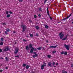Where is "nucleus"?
Listing matches in <instances>:
<instances>
[{
	"label": "nucleus",
	"mask_w": 73,
	"mask_h": 73,
	"mask_svg": "<svg viewBox=\"0 0 73 73\" xmlns=\"http://www.w3.org/2000/svg\"><path fill=\"white\" fill-rule=\"evenodd\" d=\"M21 27H22V32H24L25 31V30L27 29V26L26 25H22Z\"/></svg>",
	"instance_id": "f257e3e1"
},
{
	"label": "nucleus",
	"mask_w": 73,
	"mask_h": 73,
	"mask_svg": "<svg viewBox=\"0 0 73 73\" xmlns=\"http://www.w3.org/2000/svg\"><path fill=\"white\" fill-rule=\"evenodd\" d=\"M31 50L30 51V52L31 53H32L33 52V50L35 51L37 50V49L36 48H34L33 47H31Z\"/></svg>",
	"instance_id": "f03ea898"
},
{
	"label": "nucleus",
	"mask_w": 73,
	"mask_h": 73,
	"mask_svg": "<svg viewBox=\"0 0 73 73\" xmlns=\"http://www.w3.org/2000/svg\"><path fill=\"white\" fill-rule=\"evenodd\" d=\"M64 46L67 50H69V47H70V46H69V45H67L66 44H65Z\"/></svg>",
	"instance_id": "7ed1b4c3"
},
{
	"label": "nucleus",
	"mask_w": 73,
	"mask_h": 73,
	"mask_svg": "<svg viewBox=\"0 0 73 73\" xmlns=\"http://www.w3.org/2000/svg\"><path fill=\"white\" fill-rule=\"evenodd\" d=\"M9 50V48L8 46H7V47H5V49L3 50L5 52H6L7 51H8Z\"/></svg>",
	"instance_id": "20e7f679"
},
{
	"label": "nucleus",
	"mask_w": 73,
	"mask_h": 73,
	"mask_svg": "<svg viewBox=\"0 0 73 73\" xmlns=\"http://www.w3.org/2000/svg\"><path fill=\"white\" fill-rule=\"evenodd\" d=\"M62 33H60L59 34V36H60V39H62V38L64 36V35L63 34H62L61 35Z\"/></svg>",
	"instance_id": "39448f33"
},
{
	"label": "nucleus",
	"mask_w": 73,
	"mask_h": 73,
	"mask_svg": "<svg viewBox=\"0 0 73 73\" xmlns=\"http://www.w3.org/2000/svg\"><path fill=\"white\" fill-rule=\"evenodd\" d=\"M19 48L17 47H16L15 49V52H14V53L15 54H17V53H18V51H19Z\"/></svg>",
	"instance_id": "423d86ee"
},
{
	"label": "nucleus",
	"mask_w": 73,
	"mask_h": 73,
	"mask_svg": "<svg viewBox=\"0 0 73 73\" xmlns=\"http://www.w3.org/2000/svg\"><path fill=\"white\" fill-rule=\"evenodd\" d=\"M48 8L49 7H48L47 8V13L48 16H50V15H49V10H48Z\"/></svg>",
	"instance_id": "0eeeda50"
},
{
	"label": "nucleus",
	"mask_w": 73,
	"mask_h": 73,
	"mask_svg": "<svg viewBox=\"0 0 73 73\" xmlns=\"http://www.w3.org/2000/svg\"><path fill=\"white\" fill-rule=\"evenodd\" d=\"M48 65L50 67H52V63L51 62H49L48 63Z\"/></svg>",
	"instance_id": "6e6552de"
},
{
	"label": "nucleus",
	"mask_w": 73,
	"mask_h": 73,
	"mask_svg": "<svg viewBox=\"0 0 73 73\" xmlns=\"http://www.w3.org/2000/svg\"><path fill=\"white\" fill-rule=\"evenodd\" d=\"M25 49L26 50H29V46L27 45V46H26Z\"/></svg>",
	"instance_id": "1a4fd4ad"
},
{
	"label": "nucleus",
	"mask_w": 73,
	"mask_h": 73,
	"mask_svg": "<svg viewBox=\"0 0 73 73\" xmlns=\"http://www.w3.org/2000/svg\"><path fill=\"white\" fill-rule=\"evenodd\" d=\"M42 48V46L39 47L38 48H37V50H41V49Z\"/></svg>",
	"instance_id": "9d476101"
},
{
	"label": "nucleus",
	"mask_w": 73,
	"mask_h": 73,
	"mask_svg": "<svg viewBox=\"0 0 73 73\" xmlns=\"http://www.w3.org/2000/svg\"><path fill=\"white\" fill-rule=\"evenodd\" d=\"M37 56H38V54H35V55H33V58H35V57H37Z\"/></svg>",
	"instance_id": "9b49d317"
},
{
	"label": "nucleus",
	"mask_w": 73,
	"mask_h": 73,
	"mask_svg": "<svg viewBox=\"0 0 73 73\" xmlns=\"http://www.w3.org/2000/svg\"><path fill=\"white\" fill-rule=\"evenodd\" d=\"M67 37H68V35H66V37L62 39V40H65L67 39Z\"/></svg>",
	"instance_id": "f8f14e48"
},
{
	"label": "nucleus",
	"mask_w": 73,
	"mask_h": 73,
	"mask_svg": "<svg viewBox=\"0 0 73 73\" xmlns=\"http://www.w3.org/2000/svg\"><path fill=\"white\" fill-rule=\"evenodd\" d=\"M32 46H33V45H32V44H29V48H33Z\"/></svg>",
	"instance_id": "ddd939ff"
},
{
	"label": "nucleus",
	"mask_w": 73,
	"mask_h": 73,
	"mask_svg": "<svg viewBox=\"0 0 73 73\" xmlns=\"http://www.w3.org/2000/svg\"><path fill=\"white\" fill-rule=\"evenodd\" d=\"M44 65H42V66H41V69H42V70H43V69H44Z\"/></svg>",
	"instance_id": "4468645a"
},
{
	"label": "nucleus",
	"mask_w": 73,
	"mask_h": 73,
	"mask_svg": "<svg viewBox=\"0 0 73 73\" xmlns=\"http://www.w3.org/2000/svg\"><path fill=\"white\" fill-rule=\"evenodd\" d=\"M71 15H72V14H70L69 16L66 18V19H68V18H69V17H70Z\"/></svg>",
	"instance_id": "2eb2a0df"
},
{
	"label": "nucleus",
	"mask_w": 73,
	"mask_h": 73,
	"mask_svg": "<svg viewBox=\"0 0 73 73\" xmlns=\"http://www.w3.org/2000/svg\"><path fill=\"white\" fill-rule=\"evenodd\" d=\"M52 66H54V65H56V62H52Z\"/></svg>",
	"instance_id": "dca6fc26"
},
{
	"label": "nucleus",
	"mask_w": 73,
	"mask_h": 73,
	"mask_svg": "<svg viewBox=\"0 0 73 73\" xmlns=\"http://www.w3.org/2000/svg\"><path fill=\"white\" fill-rule=\"evenodd\" d=\"M43 65H44V66H46V63L45 62H44V64Z\"/></svg>",
	"instance_id": "f3484780"
},
{
	"label": "nucleus",
	"mask_w": 73,
	"mask_h": 73,
	"mask_svg": "<svg viewBox=\"0 0 73 73\" xmlns=\"http://www.w3.org/2000/svg\"><path fill=\"white\" fill-rule=\"evenodd\" d=\"M62 73H67V72H66V71L63 70H62Z\"/></svg>",
	"instance_id": "a211bd4d"
},
{
	"label": "nucleus",
	"mask_w": 73,
	"mask_h": 73,
	"mask_svg": "<svg viewBox=\"0 0 73 73\" xmlns=\"http://www.w3.org/2000/svg\"><path fill=\"white\" fill-rule=\"evenodd\" d=\"M35 28L36 29H39V27L38 26H36Z\"/></svg>",
	"instance_id": "6ab92c4d"
},
{
	"label": "nucleus",
	"mask_w": 73,
	"mask_h": 73,
	"mask_svg": "<svg viewBox=\"0 0 73 73\" xmlns=\"http://www.w3.org/2000/svg\"><path fill=\"white\" fill-rule=\"evenodd\" d=\"M45 27L46 29H48V28H49V27H48V25H46L45 26Z\"/></svg>",
	"instance_id": "aec40b11"
},
{
	"label": "nucleus",
	"mask_w": 73,
	"mask_h": 73,
	"mask_svg": "<svg viewBox=\"0 0 73 73\" xmlns=\"http://www.w3.org/2000/svg\"><path fill=\"white\" fill-rule=\"evenodd\" d=\"M0 45H3V42H1Z\"/></svg>",
	"instance_id": "412c9836"
},
{
	"label": "nucleus",
	"mask_w": 73,
	"mask_h": 73,
	"mask_svg": "<svg viewBox=\"0 0 73 73\" xmlns=\"http://www.w3.org/2000/svg\"><path fill=\"white\" fill-rule=\"evenodd\" d=\"M29 66H28V65H27V66H26V69H29Z\"/></svg>",
	"instance_id": "4be33fe9"
},
{
	"label": "nucleus",
	"mask_w": 73,
	"mask_h": 73,
	"mask_svg": "<svg viewBox=\"0 0 73 73\" xmlns=\"http://www.w3.org/2000/svg\"><path fill=\"white\" fill-rule=\"evenodd\" d=\"M6 31H7V32H9L10 31V29H7L6 30Z\"/></svg>",
	"instance_id": "5701e85b"
},
{
	"label": "nucleus",
	"mask_w": 73,
	"mask_h": 73,
	"mask_svg": "<svg viewBox=\"0 0 73 73\" xmlns=\"http://www.w3.org/2000/svg\"><path fill=\"white\" fill-rule=\"evenodd\" d=\"M64 53H65V52L64 51H62L60 53L61 54H63Z\"/></svg>",
	"instance_id": "b1692460"
},
{
	"label": "nucleus",
	"mask_w": 73,
	"mask_h": 73,
	"mask_svg": "<svg viewBox=\"0 0 73 73\" xmlns=\"http://www.w3.org/2000/svg\"><path fill=\"white\" fill-rule=\"evenodd\" d=\"M56 53V51L54 50L52 52V53H53V54H54V53Z\"/></svg>",
	"instance_id": "393cba45"
},
{
	"label": "nucleus",
	"mask_w": 73,
	"mask_h": 73,
	"mask_svg": "<svg viewBox=\"0 0 73 73\" xmlns=\"http://www.w3.org/2000/svg\"><path fill=\"white\" fill-rule=\"evenodd\" d=\"M27 66V64H23V67H25V66Z\"/></svg>",
	"instance_id": "a878e982"
},
{
	"label": "nucleus",
	"mask_w": 73,
	"mask_h": 73,
	"mask_svg": "<svg viewBox=\"0 0 73 73\" xmlns=\"http://www.w3.org/2000/svg\"><path fill=\"white\" fill-rule=\"evenodd\" d=\"M48 58H50V57H51V56L50 55H48Z\"/></svg>",
	"instance_id": "bb28decb"
},
{
	"label": "nucleus",
	"mask_w": 73,
	"mask_h": 73,
	"mask_svg": "<svg viewBox=\"0 0 73 73\" xmlns=\"http://www.w3.org/2000/svg\"><path fill=\"white\" fill-rule=\"evenodd\" d=\"M29 22H30L31 23H32V21L31 20V19H29Z\"/></svg>",
	"instance_id": "cd10ccee"
},
{
	"label": "nucleus",
	"mask_w": 73,
	"mask_h": 73,
	"mask_svg": "<svg viewBox=\"0 0 73 73\" xmlns=\"http://www.w3.org/2000/svg\"><path fill=\"white\" fill-rule=\"evenodd\" d=\"M30 37H33V34H30Z\"/></svg>",
	"instance_id": "c85d7f7f"
},
{
	"label": "nucleus",
	"mask_w": 73,
	"mask_h": 73,
	"mask_svg": "<svg viewBox=\"0 0 73 73\" xmlns=\"http://www.w3.org/2000/svg\"><path fill=\"white\" fill-rule=\"evenodd\" d=\"M7 17H10V15L9 14H8L7 15Z\"/></svg>",
	"instance_id": "c756f323"
},
{
	"label": "nucleus",
	"mask_w": 73,
	"mask_h": 73,
	"mask_svg": "<svg viewBox=\"0 0 73 73\" xmlns=\"http://www.w3.org/2000/svg\"><path fill=\"white\" fill-rule=\"evenodd\" d=\"M15 57H17L18 58H19V55H17L15 56Z\"/></svg>",
	"instance_id": "7c9ffc66"
},
{
	"label": "nucleus",
	"mask_w": 73,
	"mask_h": 73,
	"mask_svg": "<svg viewBox=\"0 0 73 73\" xmlns=\"http://www.w3.org/2000/svg\"><path fill=\"white\" fill-rule=\"evenodd\" d=\"M1 41H4V38H1Z\"/></svg>",
	"instance_id": "2f4dec72"
},
{
	"label": "nucleus",
	"mask_w": 73,
	"mask_h": 73,
	"mask_svg": "<svg viewBox=\"0 0 73 73\" xmlns=\"http://www.w3.org/2000/svg\"><path fill=\"white\" fill-rule=\"evenodd\" d=\"M64 53L65 55H67V52H65Z\"/></svg>",
	"instance_id": "473e14b6"
},
{
	"label": "nucleus",
	"mask_w": 73,
	"mask_h": 73,
	"mask_svg": "<svg viewBox=\"0 0 73 73\" xmlns=\"http://www.w3.org/2000/svg\"><path fill=\"white\" fill-rule=\"evenodd\" d=\"M9 11H7L6 12V13L7 14V15H8L9 13Z\"/></svg>",
	"instance_id": "72a5a7b5"
},
{
	"label": "nucleus",
	"mask_w": 73,
	"mask_h": 73,
	"mask_svg": "<svg viewBox=\"0 0 73 73\" xmlns=\"http://www.w3.org/2000/svg\"><path fill=\"white\" fill-rule=\"evenodd\" d=\"M5 59L6 60V61H8V58L7 57H6Z\"/></svg>",
	"instance_id": "f704fd0d"
},
{
	"label": "nucleus",
	"mask_w": 73,
	"mask_h": 73,
	"mask_svg": "<svg viewBox=\"0 0 73 73\" xmlns=\"http://www.w3.org/2000/svg\"><path fill=\"white\" fill-rule=\"evenodd\" d=\"M49 48H53V46H51L49 47Z\"/></svg>",
	"instance_id": "c9c22d12"
},
{
	"label": "nucleus",
	"mask_w": 73,
	"mask_h": 73,
	"mask_svg": "<svg viewBox=\"0 0 73 73\" xmlns=\"http://www.w3.org/2000/svg\"><path fill=\"white\" fill-rule=\"evenodd\" d=\"M5 33L6 35H8V33L7 32L5 31Z\"/></svg>",
	"instance_id": "e433bc0d"
},
{
	"label": "nucleus",
	"mask_w": 73,
	"mask_h": 73,
	"mask_svg": "<svg viewBox=\"0 0 73 73\" xmlns=\"http://www.w3.org/2000/svg\"><path fill=\"white\" fill-rule=\"evenodd\" d=\"M57 47V46H53V48H56Z\"/></svg>",
	"instance_id": "4c0bfd02"
},
{
	"label": "nucleus",
	"mask_w": 73,
	"mask_h": 73,
	"mask_svg": "<svg viewBox=\"0 0 73 73\" xmlns=\"http://www.w3.org/2000/svg\"><path fill=\"white\" fill-rule=\"evenodd\" d=\"M7 25V24H5V23H3L2 24V25Z\"/></svg>",
	"instance_id": "58836bf2"
},
{
	"label": "nucleus",
	"mask_w": 73,
	"mask_h": 73,
	"mask_svg": "<svg viewBox=\"0 0 73 73\" xmlns=\"http://www.w3.org/2000/svg\"><path fill=\"white\" fill-rule=\"evenodd\" d=\"M9 13L10 14H12L13 13L11 11H9Z\"/></svg>",
	"instance_id": "ea45409f"
},
{
	"label": "nucleus",
	"mask_w": 73,
	"mask_h": 73,
	"mask_svg": "<svg viewBox=\"0 0 73 73\" xmlns=\"http://www.w3.org/2000/svg\"><path fill=\"white\" fill-rule=\"evenodd\" d=\"M66 18H64L62 20L65 21L66 20Z\"/></svg>",
	"instance_id": "a19ab883"
},
{
	"label": "nucleus",
	"mask_w": 73,
	"mask_h": 73,
	"mask_svg": "<svg viewBox=\"0 0 73 73\" xmlns=\"http://www.w3.org/2000/svg\"><path fill=\"white\" fill-rule=\"evenodd\" d=\"M19 2H22L23 1V0H19Z\"/></svg>",
	"instance_id": "79ce46f5"
},
{
	"label": "nucleus",
	"mask_w": 73,
	"mask_h": 73,
	"mask_svg": "<svg viewBox=\"0 0 73 73\" xmlns=\"http://www.w3.org/2000/svg\"><path fill=\"white\" fill-rule=\"evenodd\" d=\"M34 18H36V17H37V16H36V15H35L34 16Z\"/></svg>",
	"instance_id": "37998d69"
},
{
	"label": "nucleus",
	"mask_w": 73,
	"mask_h": 73,
	"mask_svg": "<svg viewBox=\"0 0 73 73\" xmlns=\"http://www.w3.org/2000/svg\"><path fill=\"white\" fill-rule=\"evenodd\" d=\"M1 52H2V49L0 48V53H1Z\"/></svg>",
	"instance_id": "c03bdc74"
},
{
	"label": "nucleus",
	"mask_w": 73,
	"mask_h": 73,
	"mask_svg": "<svg viewBox=\"0 0 73 73\" xmlns=\"http://www.w3.org/2000/svg\"><path fill=\"white\" fill-rule=\"evenodd\" d=\"M48 0H44V4H45L46 3V1H47Z\"/></svg>",
	"instance_id": "a18cd8bd"
},
{
	"label": "nucleus",
	"mask_w": 73,
	"mask_h": 73,
	"mask_svg": "<svg viewBox=\"0 0 73 73\" xmlns=\"http://www.w3.org/2000/svg\"><path fill=\"white\" fill-rule=\"evenodd\" d=\"M36 36H38V34L37 33H36Z\"/></svg>",
	"instance_id": "49530a36"
},
{
	"label": "nucleus",
	"mask_w": 73,
	"mask_h": 73,
	"mask_svg": "<svg viewBox=\"0 0 73 73\" xmlns=\"http://www.w3.org/2000/svg\"><path fill=\"white\" fill-rule=\"evenodd\" d=\"M0 72H3V70H0Z\"/></svg>",
	"instance_id": "de8ad7c7"
},
{
	"label": "nucleus",
	"mask_w": 73,
	"mask_h": 73,
	"mask_svg": "<svg viewBox=\"0 0 73 73\" xmlns=\"http://www.w3.org/2000/svg\"><path fill=\"white\" fill-rule=\"evenodd\" d=\"M29 36V35L28 34H27L26 35V37H29V36Z\"/></svg>",
	"instance_id": "09e8293b"
},
{
	"label": "nucleus",
	"mask_w": 73,
	"mask_h": 73,
	"mask_svg": "<svg viewBox=\"0 0 73 73\" xmlns=\"http://www.w3.org/2000/svg\"><path fill=\"white\" fill-rule=\"evenodd\" d=\"M38 16L39 17H41V15H40V14H39L38 15Z\"/></svg>",
	"instance_id": "8fccbe9b"
},
{
	"label": "nucleus",
	"mask_w": 73,
	"mask_h": 73,
	"mask_svg": "<svg viewBox=\"0 0 73 73\" xmlns=\"http://www.w3.org/2000/svg\"><path fill=\"white\" fill-rule=\"evenodd\" d=\"M41 9H42L41 8H40V9H39L40 11H41Z\"/></svg>",
	"instance_id": "3c124183"
},
{
	"label": "nucleus",
	"mask_w": 73,
	"mask_h": 73,
	"mask_svg": "<svg viewBox=\"0 0 73 73\" xmlns=\"http://www.w3.org/2000/svg\"><path fill=\"white\" fill-rule=\"evenodd\" d=\"M71 67H72L73 68V64H71Z\"/></svg>",
	"instance_id": "603ef678"
},
{
	"label": "nucleus",
	"mask_w": 73,
	"mask_h": 73,
	"mask_svg": "<svg viewBox=\"0 0 73 73\" xmlns=\"http://www.w3.org/2000/svg\"><path fill=\"white\" fill-rule=\"evenodd\" d=\"M33 53V54H36V52H34Z\"/></svg>",
	"instance_id": "864d4df0"
},
{
	"label": "nucleus",
	"mask_w": 73,
	"mask_h": 73,
	"mask_svg": "<svg viewBox=\"0 0 73 73\" xmlns=\"http://www.w3.org/2000/svg\"><path fill=\"white\" fill-rule=\"evenodd\" d=\"M50 20H52V18L51 17H50Z\"/></svg>",
	"instance_id": "5fc2aeb1"
},
{
	"label": "nucleus",
	"mask_w": 73,
	"mask_h": 73,
	"mask_svg": "<svg viewBox=\"0 0 73 73\" xmlns=\"http://www.w3.org/2000/svg\"><path fill=\"white\" fill-rule=\"evenodd\" d=\"M23 41H25V42L27 41V40H25L24 39H23Z\"/></svg>",
	"instance_id": "6e6d98bb"
},
{
	"label": "nucleus",
	"mask_w": 73,
	"mask_h": 73,
	"mask_svg": "<svg viewBox=\"0 0 73 73\" xmlns=\"http://www.w3.org/2000/svg\"><path fill=\"white\" fill-rule=\"evenodd\" d=\"M13 33H16V31H13Z\"/></svg>",
	"instance_id": "4d7b16f0"
},
{
	"label": "nucleus",
	"mask_w": 73,
	"mask_h": 73,
	"mask_svg": "<svg viewBox=\"0 0 73 73\" xmlns=\"http://www.w3.org/2000/svg\"><path fill=\"white\" fill-rule=\"evenodd\" d=\"M46 42L47 43L48 42V40H46Z\"/></svg>",
	"instance_id": "13d9d810"
},
{
	"label": "nucleus",
	"mask_w": 73,
	"mask_h": 73,
	"mask_svg": "<svg viewBox=\"0 0 73 73\" xmlns=\"http://www.w3.org/2000/svg\"><path fill=\"white\" fill-rule=\"evenodd\" d=\"M5 69H8V67H5Z\"/></svg>",
	"instance_id": "bf43d9fd"
},
{
	"label": "nucleus",
	"mask_w": 73,
	"mask_h": 73,
	"mask_svg": "<svg viewBox=\"0 0 73 73\" xmlns=\"http://www.w3.org/2000/svg\"><path fill=\"white\" fill-rule=\"evenodd\" d=\"M58 65V63H56V65Z\"/></svg>",
	"instance_id": "052dcab7"
},
{
	"label": "nucleus",
	"mask_w": 73,
	"mask_h": 73,
	"mask_svg": "<svg viewBox=\"0 0 73 73\" xmlns=\"http://www.w3.org/2000/svg\"><path fill=\"white\" fill-rule=\"evenodd\" d=\"M1 59H2V60H4V58H3V57H2L1 58Z\"/></svg>",
	"instance_id": "680f3d73"
},
{
	"label": "nucleus",
	"mask_w": 73,
	"mask_h": 73,
	"mask_svg": "<svg viewBox=\"0 0 73 73\" xmlns=\"http://www.w3.org/2000/svg\"><path fill=\"white\" fill-rule=\"evenodd\" d=\"M61 23V21L58 22L57 23Z\"/></svg>",
	"instance_id": "e2e57ef3"
},
{
	"label": "nucleus",
	"mask_w": 73,
	"mask_h": 73,
	"mask_svg": "<svg viewBox=\"0 0 73 73\" xmlns=\"http://www.w3.org/2000/svg\"><path fill=\"white\" fill-rule=\"evenodd\" d=\"M43 50H45V48H44V47L43 48Z\"/></svg>",
	"instance_id": "0e129e2a"
},
{
	"label": "nucleus",
	"mask_w": 73,
	"mask_h": 73,
	"mask_svg": "<svg viewBox=\"0 0 73 73\" xmlns=\"http://www.w3.org/2000/svg\"><path fill=\"white\" fill-rule=\"evenodd\" d=\"M32 73H35L33 71L32 72Z\"/></svg>",
	"instance_id": "69168bd1"
},
{
	"label": "nucleus",
	"mask_w": 73,
	"mask_h": 73,
	"mask_svg": "<svg viewBox=\"0 0 73 73\" xmlns=\"http://www.w3.org/2000/svg\"><path fill=\"white\" fill-rule=\"evenodd\" d=\"M17 43V42H15V44H16Z\"/></svg>",
	"instance_id": "338daca9"
},
{
	"label": "nucleus",
	"mask_w": 73,
	"mask_h": 73,
	"mask_svg": "<svg viewBox=\"0 0 73 73\" xmlns=\"http://www.w3.org/2000/svg\"><path fill=\"white\" fill-rule=\"evenodd\" d=\"M54 68H56V66H54Z\"/></svg>",
	"instance_id": "774afa93"
}]
</instances>
